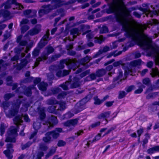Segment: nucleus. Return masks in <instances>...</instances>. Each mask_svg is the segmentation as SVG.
<instances>
[{
  "instance_id": "nucleus-1",
  "label": "nucleus",
  "mask_w": 159,
  "mask_h": 159,
  "mask_svg": "<svg viewBox=\"0 0 159 159\" xmlns=\"http://www.w3.org/2000/svg\"><path fill=\"white\" fill-rule=\"evenodd\" d=\"M131 11H101L96 14L97 17L101 16L104 13L107 14L113 13L117 21L123 25V28L128 36H132L134 38L136 37L134 34H138V32L131 26V24L134 23V19L130 14Z\"/></svg>"
},
{
  "instance_id": "nucleus-2",
  "label": "nucleus",
  "mask_w": 159,
  "mask_h": 159,
  "mask_svg": "<svg viewBox=\"0 0 159 159\" xmlns=\"http://www.w3.org/2000/svg\"><path fill=\"white\" fill-rule=\"evenodd\" d=\"M134 23L131 24V26L136 30L139 34H134V36L136 37L135 39L132 36L129 37L131 38L134 41H138L139 45L144 50L153 49V47L151 44V40L149 39L147 36L143 33V31L146 30L147 27L150 28V26L153 25H158L159 26V21L156 19H152L147 21V25L141 24L138 26L137 28H136L134 26L136 23L134 20Z\"/></svg>"
},
{
  "instance_id": "nucleus-3",
  "label": "nucleus",
  "mask_w": 159,
  "mask_h": 159,
  "mask_svg": "<svg viewBox=\"0 0 159 159\" xmlns=\"http://www.w3.org/2000/svg\"><path fill=\"white\" fill-rule=\"evenodd\" d=\"M22 98V96H19V99H17L16 102L12 104L11 109L9 110L8 112L5 113L7 117L12 118L18 114L20 105L22 102V100L20 99Z\"/></svg>"
},
{
  "instance_id": "nucleus-4",
  "label": "nucleus",
  "mask_w": 159,
  "mask_h": 159,
  "mask_svg": "<svg viewBox=\"0 0 159 159\" xmlns=\"http://www.w3.org/2000/svg\"><path fill=\"white\" fill-rule=\"evenodd\" d=\"M17 127L12 126L8 129L7 134L6 135V139L5 140L6 142L15 143L16 142L15 137L17 135Z\"/></svg>"
},
{
  "instance_id": "nucleus-5",
  "label": "nucleus",
  "mask_w": 159,
  "mask_h": 159,
  "mask_svg": "<svg viewBox=\"0 0 159 159\" xmlns=\"http://www.w3.org/2000/svg\"><path fill=\"white\" fill-rule=\"evenodd\" d=\"M74 2V1H70V0L67 2L63 0H53V2L54 4L52 5V7L53 10L64 6L67 9H68L72 7L71 3H73Z\"/></svg>"
},
{
  "instance_id": "nucleus-6",
  "label": "nucleus",
  "mask_w": 159,
  "mask_h": 159,
  "mask_svg": "<svg viewBox=\"0 0 159 159\" xmlns=\"http://www.w3.org/2000/svg\"><path fill=\"white\" fill-rule=\"evenodd\" d=\"M58 122L57 117L53 116H50L48 119V121H46L45 123L43 124L44 126L45 129V130L42 131H39L40 134L44 133L47 130H48L50 127H52L53 126L57 124Z\"/></svg>"
},
{
  "instance_id": "nucleus-7",
  "label": "nucleus",
  "mask_w": 159,
  "mask_h": 159,
  "mask_svg": "<svg viewBox=\"0 0 159 159\" xmlns=\"http://www.w3.org/2000/svg\"><path fill=\"white\" fill-rule=\"evenodd\" d=\"M76 61L74 59H64L61 60L58 66V68L60 69H62L64 68L65 64L68 65L70 68L73 70L76 68L77 66H76Z\"/></svg>"
},
{
  "instance_id": "nucleus-8",
  "label": "nucleus",
  "mask_w": 159,
  "mask_h": 159,
  "mask_svg": "<svg viewBox=\"0 0 159 159\" xmlns=\"http://www.w3.org/2000/svg\"><path fill=\"white\" fill-rule=\"evenodd\" d=\"M71 89L76 88L80 86V82L78 79L74 78L72 82L66 81L60 85L59 86L61 87L64 90H67L69 89V86Z\"/></svg>"
},
{
  "instance_id": "nucleus-9",
  "label": "nucleus",
  "mask_w": 159,
  "mask_h": 159,
  "mask_svg": "<svg viewBox=\"0 0 159 159\" xmlns=\"http://www.w3.org/2000/svg\"><path fill=\"white\" fill-rule=\"evenodd\" d=\"M46 49L47 50V53H43L40 57L36 59V62L34 63V65L35 67L38 66L40 61H44L47 60L48 58V55L52 53L54 51L53 48L50 46L46 47Z\"/></svg>"
},
{
  "instance_id": "nucleus-10",
  "label": "nucleus",
  "mask_w": 159,
  "mask_h": 159,
  "mask_svg": "<svg viewBox=\"0 0 159 159\" xmlns=\"http://www.w3.org/2000/svg\"><path fill=\"white\" fill-rule=\"evenodd\" d=\"M91 97V95H88L77 103L75 107V109L77 111L76 113L80 112L85 108L86 103L90 99Z\"/></svg>"
},
{
  "instance_id": "nucleus-11",
  "label": "nucleus",
  "mask_w": 159,
  "mask_h": 159,
  "mask_svg": "<svg viewBox=\"0 0 159 159\" xmlns=\"http://www.w3.org/2000/svg\"><path fill=\"white\" fill-rule=\"evenodd\" d=\"M22 37V35H20L17 37L16 42L19 43L20 46L15 48L14 51L16 53H19L24 48L20 46H25L27 44V42L26 40H21Z\"/></svg>"
},
{
  "instance_id": "nucleus-12",
  "label": "nucleus",
  "mask_w": 159,
  "mask_h": 159,
  "mask_svg": "<svg viewBox=\"0 0 159 159\" xmlns=\"http://www.w3.org/2000/svg\"><path fill=\"white\" fill-rule=\"evenodd\" d=\"M13 145L11 143H8L7 144V150H4L3 153L5 155L7 159H12L13 157L12 153L14 151L13 149Z\"/></svg>"
},
{
  "instance_id": "nucleus-13",
  "label": "nucleus",
  "mask_w": 159,
  "mask_h": 159,
  "mask_svg": "<svg viewBox=\"0 0 159 159\" xmlns=\"http://www.w3.org/2000/svg\"><path fill=\"white\" fill-rule=\"evenodd\" d=\"M110 114L111 112L110 111L103 112L98 115L97 118L101 121L103 124L106 125L108 122L107 119L110 117Z\"/></svg>"
},
{
  "instance_id": "nucleus-14",
  "label": "nucleus",
  "mask_w": 159,
  "mask_h": 159,
  "mask_svg": "<svg viewBox=\"0 0 159 159\" xmlns=\"http://www.w3.org/2000/svg\"><path fill=\"white\" fill-rule=\"evenodd\" d=\"M24 117V120L26 122H30V120L29 118L27 115H25L24 116L23 115H18L13 119V121L14 124L16 125H20V123L23 122L22 118Z\"/></svg>"
},
{
  "instance_id": "nucleus-15",
  "label": "nucleus",
  "mask_w": 159,
  "mask_h": 159,
  "mask_svg": "<svg viewBox=\"0 0 159 159\" xmlns=\"http://www.w3.org/2000/svg\"><path fill=\"white\" fill-rule=\"evenodd\" d=\"M123 0H113V2L108 3L107 4L108 8L103 10H123L122 9H115V4L121 5L125 7ZM127 10H129L127 9Z\"/></svg>"
},
{
  "instance_id": "nucleus-16",
  "label": "nucleus",
  "mask_w": 159,
  "mask_h": 159,
  "mask_svg": "<svg viewBox=\"0 0 159 159\" xmlns=\"http://www.w3.org/2000/svg\"><path fill=\"white\" fill-rule=\"evenodd\" d=\"M78 120L77 119H72L65 122L64 125V126L69 127L67 131H70L74 129V127L77 125Z\"/></svg>"
},
{
  "instance_id": "nucleus-17",
  "label": "nucleus",
  "mask_w": 159,
  "mask_h": 159,
  "mask_svg": "<svg viewBox=\"0 0 159 159\" xmlns=\"http://www.w3.org/2000/svg\"><path fill=\"white\" fill-rule=\"evenodd\" d=\"M21 88L24 89V94L27 96H30L31 94V90L32 89L34 88V85H32L29 86L28 87H26L25 86H22L21 88H18L16 90V92L17 93L18 92L19 89H20Z\"/></svg>"
},
{
  "instance_id": "nucleus-18",
  "label": "nucleus",
  "mask_w": 159,
  "mask_h": 159,
  "mask_svg": "<svg viewBox=\"0 0 159 159\" xmlns=\"http://www.w3.org/2000/svg\"><path fill=\"white\" fill-rule=\"evenodd\" d=\"M62 131V128H56L54 130L48 132L50 133V136H52L53 139H56L59 136V133L61 132Z\"/></svg>"
},
{
  "instance_id": "nucleus-19",
  "label": "nucleus",
  "mask_w": 159,
  "mask_h": 159,
  "mask_svg": "<svg viewBox=\"0 0 159 159\" xmlns=\"http://www.w3.org/2000/svg\"><path fill=\"white\" fill-rule=\"evenodd\" d=\"M41 28V25L39 24L37 25L34 28L29 31L28 34L31 36L37 34L40 31Z\"/></svg>"
},
{
  "instance_id": "nucleus-20",
  "label": "nucleus",
  "mask_w": 159,
  "mask_h": 159,
  "mask_svg": "<svg viewBox=\"0 0 159 159\" xmlns=\"http://www.w3.org/2000/svg\"><path fill=\"white\" fill-rule=\"evenodd\" d=\"M1 16L7 20H9L13 16L9 11H0V17Z\"/></svg>"
},
{
  "instance_id": "nucleus-21",
  "label": "nucleus",
  "mask_w": 159,
  "mask_h": 159,
  "mask_svg": "<svg viewBox=\"0 0 159 159\" xmlns=\"http://www.w3.org/2000/svg\"><path fill=\"white\" fill-rule=\"evenodd\" d=\"M11 3L10 0H7V1L2 4L0 6V10H7L11 7Z\"/></svg>"
},
{
  "instance_id": "nucleus-22",
  "label": "nucleus",
  "mask_w": 159,
  "mask_h": 159,
  "mask_svg": "<svg viewBox=\"0 0 159 159\" xmlns=\"http://www.w3.org/2000/svg\"><path fill=\"white\" fill-rule=\"evenodd\" d=\"M23 14L25 16L28 18H31L36 16V11H24Z\"/></svg>"
},
{
  "instance_id": "nucleus-23",
  "label": "nucleus",
  "mask_w": 159,
  "mask_h": 159,
  "mask_svg": "<svg viewBox=\"0 0 159 159\" xmlns=\"http://www.w3.org/2000/svg\"><path fill=\"white\" fill-rule=\"evenodd\" d=\"M92 58L91 57L88 56H86L85 57L82 59L80 61V63L83 66L85 67V68L88 67V65L87 64L91 60Z\"/></svg>"
},
{
  "instance_id": "nucleus-24",
  "label": "nucleus",
  "mask_w": 159,
  "mask_h": 159,
  "mask_svg": "<svg viewBox=\"0 0 159 159\" xmlns=\"http://www.w3.org/2000/svg\"><path fill=\"white\" fill-rule=\"evenodd\" d=\"M30 61H28V60L24 59L21 60V62L20 64H18L17 63L16 66H17V69L18 70H20L23 67H25L28 63L30 62Z\"/></svg>"
},
{
  "instance_id": "nucleus-25",
  "label": "nucleus",
  "mask_w": 159,
  "mask_h": 159,
  "mask_svg": "<svg viewBox=\"0 0 159 159\" xmlns=\"http://www.w3.org/2000/svg\"><path fill=\"white\" fill-rule=\"evenodd\" d=\"M86 37L88 39V43L87 45L89 47H93L94 46L93 43L92 42L93 41L92 40L94 37V36L92 33L88 34L86 35Z\"/></svg>"
},
{
  "instance_id": "nucleus-26",
  "label": "nucleus",
  "mask_w": 159,
  "mask_h": 159,
  "mask_svg": "<svg viewBox=\"0 0 159 159\" xmlns=\"http://www.w3.org/2000/svg\"><path fill=\"white\" fill-rule=\"evenodd\" d=\"M67 92H62L58 94L57 98L62 101L65 100L67 98Z\"/></svg>"
},
{
  "instance_id": "nucleus-27",
  "label": "nucleus",
  "mask_w": 159,
  "mask_h": 159,
  "mask_svg": "<svg viewBox=\"0 0 159 159\" xmlns=\"http://www.w3.org/2000/svg\"><path fill=\"white\" fill-rule=\"evenodd\" d=\"M157 152H159V146H156L149 148L147 151L148 154L151 155Z\"/></svg>"
},
{
  "instance_id": "nucleus-28",
  "label": "nucleus",
  "mask_w": 159,
  "mask_h": 159,
  "mask_svg": "<svg viewBox=\"0 0 159 159\" xmlns=\"http://www.w3.org/2000/svg\"><path fill=\"white\" fill-rule=\"evenodd\" d=\"M45 136L43 138V140L45 143H49L52 141V137L50 136V133L47 132L45 134Z\"/></svg>"
},
{
  "instance_id": "nucleus-29",
  "label": "nucleus",
  "mask_w": 159,
  "mask_h": 159,
  "mask_svg": "<svg viewBox=\"0 0 159 159\" xmlns=\"http://www.w3.org/2000/svg\"><path fill=\"white\" fill-rule=\"evenodd\" d=\"M41 122L40 120H37L34 122L33 124V128L35 130L38 131L41 126Z\"/></svg>"
},
{
  "instance_id": "nucleus-30",
  "label": "nucleus",
  "mask_w": 159,
  "mask_h": 159,
  "mask_svg": "<svg viewBox=\"0 0 159 159\" xmlns=\"http://www.w3.org/2000/svg\"><path fill=\"white\" fill-rule=\"evenodd\" d=\"M71 34L72 35L73 38L75 39L77 35L80 34V30L76 28H75L70 30Z\"/></svg>"
},
{
  "instance_id": "nucleus-31",
  "label": "nucleus",
  "mask_w": 159,
  "mask_h": 159,
  "mask_svg": "<svg viewBox=\"0 0 159 159\" xmlns=\"http://www.w3.org/2000/svg\"><path fill=\"white\" fill-rule=\"evenodd\" d=\"M142 62V61L141 59H138L131 61L130 63V65L132 67H136L137 66H140Z\"/></svg>"
},
{
  "instance_id": "nucleus-32",
  "label": "nucleus",
  "mask_w": 159,
  "mask_h": 159,
  "mask_svg": "<svg viewBox=\"0 0 159 159\" xmlns=\"http://www.w3.org/2000/svg\"><path fill=\"white\" fill-rule=\"evenodd\" d=\"M48 84L46 83L41 82L38 85V87L39 90L44 91L47 89V87Z\"/></svg>"
},
{
  "instance_id": "nucleus-33",
  "label": "nucleus",
  "mask_w": 159,
  "mask_h": 159,
  "mask_svg": "<svg viewBox=\"0 0 159 159\" xmlns=\"http://www.w3.org/2000/svg\"><path fill=\"white\" fill-rule=\"evenodd\" d=\"M56 148L52 147L50 149L49 152L46 155L45 158L47 159L49 157L52 156L56 152Z\"/></svg>"
},
{
  "instance_id": "nucleus-34",
  "label": "nucleus",
  "mask_w": 159,
  "mask_h": 159,
  "mask_svg": "<svg viewBox=\"0 0 159 159\" xmlns=\"http://www.w3.org/2000/svg\"><path fill=\"white\" fill-rule=\"evenodd\" d=\"M48 40H44L41 39L40 41L38 44V47L40 49L42 48L48 43Z\"/></svg>"
},
{
  "instance_id": "nucleus-35",
  "label": "nucleus",
  "mask_w": 159,
  "mask_h": 159,
  "mask_svg": "<svg viewBox=\"0 0 159 159\" xmlns=\"http://www.w3.org/2000/svg\"><path fill=\"white\" fill-rule=\"evenodd\" d=\"M144 11L143 12L146 11L148 13L147 15V16H150L151 17H153L154 15H158V12L159 11Z\"/></svg>"
},
{
  "instance_id": "nucleus-36",
  "label": "nucleus",
  "mask_w": 159,
  "mask_h": 159,
  "mask_svg": "<svg viewBox=\"0 0 159 159\" xmlns=\"http://www.w3.org/2000/svg\"><path fill=\"white\" fill-rule=\"evenodd\" d=\"M106 70L104 69L98 70L96 72V76L98 77L102 76L106 73Z\"/></svg>"
},
{
  "instance_id": "nucleus-37",
  "label": "nucleus",
  "mask_w": 159,
  "mask_h": 159,
  "mask_svg": "<svg viewBox=\"0 0 159 159\" xmlns=\"http://www.w3.org/2000/svg\"><path fill=\"white\" fill-rule=\"evenodd\" d=\"M139 89L136 90L134 91V93L136 94H139L141 93L143 91V88H145V86L143 85L141 83H139Z\"/></svg>"
},
{
  "instance_id": "nucleus-38",
  "label": "nucleus",
  "mask_w": 159,
  "mask_h": 159,
  "mask_svg": "<svg viewBox=\"0 0 159 159\" xmlns=\"http://www.w3.org/2000/svg\"><path fill=\"white\" fill-rule=\"evenodd\" d=\"M39 113L41 119L42 120L44 119L46 116L45 108L44 107L40 108L39 110Z\"/></svg>"
},
{
  "instance_id": "nucleus-39",
  "label": "nucleus",
  "mask_w": 159,
  "mask_h": 159,
  "mask_svg": "<svg viewBox=\"0 0 159 159\" xmlns=\"http://www.w3.org/2000/svg\"><path fill=\"white\" fill-rule=\"evenodd\" d=\"M47 104L49 105L58 104L59 102L55 98H52L47 101Z\"/></svg>"
},
{
  "instance_id": "nucleus-40",
  "label": "nucleus",
  "mask_w": 159,
  "mask_h": 159,
  "mask_svg": "<svg viewBox=\"0 0 159 159\" xmlns=\"http://www.w3.org/2000/svg\"><path fill=\"white\" fill-rule=\"evenodd\" d=\"M97 11H88V13L89 15L88 18L89 20L93 19L94 18V16L93 14L97 12Z\"/></svg>"
},
{
  "instance_id": "nucleus-41",
  "label": "nucleus",
  "mask_w": 159,
  "mask_h": 159,
  "mask_svg": "<svg viewBox=\"0 0 159 159\" xmlns=\"http://www.w3.org/2000/svg\"><path fill=\"white\" fill-rule=\"evenodd\" d=\"M40 49L38 47L34 49L32 52V55L34 57H37L39 54Z\"/></svg>"
},
{
  "instance_id": "nucleus-42",
  "label": "nucleus",
  "mask_w": 159,
  "mask_h": 159,
  "mask_svg": "<svg viewBox=\"0 0 159 159\" xmlns=\"http://www.w3.org/2000/svg\"><path fill=\"white\" fill-rule=\"evenodd\" d=\"M151 74L153 77L158 75L159 76V71L157 68L151 69Z\"/></svg>"
},
{
  "instance_id": "nucleus-43",
  "label": "nucleus",
  "mask_w": 159,
  "mask_h": 159,
  "mask_svg": "<svg viewBox=\"0 0 159 159\" xmlns=\"http://www.w3.org/2000/svg\"><path fill=\"white\" fill-rule=\"evenodd\" d=\"M57 106H49L48 109V111L50 113H55L57 112L58 111L56 109Z\"/></svg>"
},
{
  "instance_id": "nucleus-44",
  "label": "nucleus",
  "mask_w": 159,
  "mask_h": 159,
  "mask_svg": "<svg viewBox=\"0 0 159 159\" xmlns=\"http://www.w3.org/2000/svg\"><path fill=\"white\" fill-rule=\"evenodd\" d=\"M52 6L51 4L44 5L42 6V9L39 10H52Z\"/></svg>"
},
{
  "instance_id": "nucleus-45",
  "label": "nucleus",
  "mask_w": 159,
  "mask_h": 159,
  "mask_svg": "<svg viewBox=\"0 0 159 159\" xmlns=\"http://www.w3.org/2000/svg\"><path fill=\"white\" fill-rule=\"evenodd\" d=\"M97 76L96 73H92L90 74L89 75L86 77V79L88 81L93 80L96 79Z\"/></svg>"
},
{
  "instance_id": "nucleus-46",
  "label": "nucleus",
  "mask_w": 159,
  "mask_h": 159,
  "mask_svg": "<svg viewBox=\"0 0 159 159\" xmlns=\"http://www.w3.org/2000/svg\"><path fill=\"white\" fill-rule=\"evenodd\" d=\"M61 90L60 88L58 87L52 88L51 89V91L53 94H55L60 93Z\"/></svg>"
},
{
  "instance_id": "nucleus-47",
  "label": "nucleus",
  "mask_w": 159,
  "mask_h": 159,
  "mask_svg": "<svg viewBox=\"0 0 159 159\" xmlns=\"http://www.w3.org/2000/svg\"><path fill=\"white\" fill-rule=\"evenodd\" d=\"M158 93H159L158 92H155L149 94L146 96V98L148 99L153 98L156 97L158 95Z\"/></svg>"
},
{
  "instance_id": "nucleus-48",
  "label": "nucleus",
  "mask_w": 159,
  "mask_h": 159,
  "mask_svg": "<svg viewBox=\"0 0 159 159\" xmlns=\"http://www.w3.org/2000/svg\"><path fill=\"white\" fill-rule=\"evenodd\" d=\"M15 94L13 93H8L5 94L4 98L6 101L8 100L11 98L14 97Z\"/></svg>"
},
{
  "instance_id": "nucleus-49",
  "label": "nucleus",
  "mask_w": 159,
  "mask_h": 159,
  "mask_svg": "<svg viewBox=\"0 0 159 159\" xmlns=\"http://www.w3.org/2000/svg\"><path fill=\"white\" fill-rule=\"evenodd\" d=\"M58 104H59V108L57 109V111H63L66 108L65 103L62 102L59 103H58Z\"/></svg>"
},
{
  "instance_id": "nucleus-50",
  "label": "nucleus",
  "mask_w": 159,
  "mask_h": 159,
  "mask_svg": "<svg viewBox=\"0 0 159 159\" xmlns=\"http://www.w3.org/2000/svg\"><path fill=\"white\" fill-rule=\"evenodd\" d=\"M39 148L40 150L46 151L48 149V147L44 144L42 143L39 144Z\"/></svg>"
},
{
  "instance_id": "nucleus-51",
  "label": "nucleus",
  "mask_w": 159,
  "mask_h": 159,
  "mask_svg": "<svg viewBox=\"0 0 159 159\" xmlns=\"http://www.w3.org/2000/svg\"><path fill=\"white\" fill-rule=\"evenodd\" d=\"M108 31V28L106 26H103L100 29V33L101 34L106 33Z\"/></svg>"
},
{
  "instance_id": "nucleus-52",
  "label": "nucleus",
  "mask_w": 159,
  "mask_h": 159,
  "mask_svg": "<svg viewBox=\"0 0 159 159\" xmlns=\"http://www.w3.org/2000/svg\"><path fill=\"white\" fill-rule=\"evenodd\" d=\"M93 99L94 101V104L95 105H100L103 102L102 100H100L97 96L94 97Z\"/></svg>"
},
{
  "instance_id": "nucleus-53",
  "label": "nucleus",
  "mask_w": 159,
  "mask_h": 159,
  "mask_svg": "<svg viewBox=\"0 0 159 159\" xmlns=\"http://www.w3.org/2000/svg\"><path fill=\"white\" fill-rule=\"evenodd\" d=\"M95 40L94 42L95 43H98L99 44H101L102 42H103L104 39L102 37H101L100 38H98L97 37H95L94 38Z\"/></svg>"
},
{
  "instance_id": "nucleus-54",
  "label": "nucleus",
  "mask_w": 159,
  "mask_h": 159,
  "mask_svg": "<svg viewBox=\"0 0 159 159\" xmlns=\"http://www.w3.org/2000/svg\"><path fill=\"white\" fill-rule=\"evenodd\" d=\"M124 40V39H119L118 40V41H115L112 43V46H111V48L112 49H115L118 46V42H121Z\"/></svg>"
},
{
  "instance_id": "nucleus-55",
  "label": "nucleus",
  "mask_w": 159,
  "mask_h": 159,
  "mask_svg": "<svg viewBox=\"0 0 159 159\" xmlns=\"http://www.w3.org/2000/svg\"><path fill=\"white\" fill-rule=\"evenodd\" d=\"M29 28V26L27 25H25L22 26L21 27V33L22 34L24 33L26 31L28 30Z\"/></svg>"
},
{
  "instance_id": "nucleus-56",
  "label": "nucleus",
  "mask_w": 159,
  "mask_h": 159,
  "mask_svg": "<svg viewBox=\"0 0 159 159\" xmlns=\"http://www.w3.org/2000/svg\"><path fill=\"white\" fill-rule=\"evenodd\" d=\"M157 106H152L151 107L148 109V111L152 114H153L154 112L157 111Z\"/></svg>"
},
{
  "instance_id": "nucleus-57",
  "label": "nucleus",
  "mask_w": 159,
  "mask_h": 159,
  "mask_svg": "<svg viewBox=\"0 0 159 159\" xmlns=\"http://www.w3.org/2000/svg\"><path fill=\"white\" fill-rule=\"evenodd\" d=\"M6 127L5 126L4 123H2L1 124L0 127V131L1 133V135H2L5 132V129Z\"/></svg>"
},
{
  "instance_id": "nucleus-58",
  "label": "nucleus",
  "mask_w": 159,
  "mask_h": 159,
  "mask_svg": "<svg viewBox=\"0 0 159 159\" xmlns=\"http://www.w3.org/2000/svg\"><path fill=\"white\" fill-rule=\"evenodd\" d=\"M61 56V55L59 54H55L53 55L51 58V60L52 61H54L57 60L58 58Z\"/></svg>"
},
{
  "instance_id": "nucleus-59",
  "label": "nucleus",
  "mask_w": 159,
  "mask_h": 159,
  "mask_svg": "<svg viewBox=\"0 0 159 159\" xmlns=\"http://www.w3.org/2000/svg\"><path fill=\"white\" fill-rule=\"evenodd\" d=\"M129 65H130V63H123L121 65L123 69H124L125 71H126L127 70H129Z\"/></svg>"
},
{
  "instance_id": "nucleus-60",
  "label": "nucleus",
  "mask_w": 159,
  "mask_h": 159,
  "mask_svg": "<svg viewBox=\"0 0 159 159\" xmlns=\"http://www.w3.org/2000/svg\"><path fill=\"white\" fill-rule=\"evenodd\" d=\"M32 144L31 142H29L26 143L21 145V149L22 150H24L26 148H28L29 146Z\"/></svg>"
},
{
  "instance_id": "nucleus-61",
  "label": "nucleus",
  "mask_w": 159,
  "mask_h": 159,
  "mask_svg": "<svg viewBox=\"0 0 159 159\" xmlns=\"http://www.w3.org/2000/svg\"><path fill=\"white\" fill-rule=\"evenodd\" d=\"M134 86L132 85L130 86L126 87L125 88V90L127 93H129L132 90H134Z\"/></svg>"
},
{
  "instance_id": "nucleus-62",
  "label": "nucleus",
  "mask_w": 159,
  "mask_h": 159,
  "mask_svg": "<svg viewBox=\"0 0 159 159\" xmlns=\"http://www.w3.org/2000/svg\"><path fill=\"white\" fill-rule=\"evenodd\" d=\"M12 77L11 76H9L7 77L6 79L7 81V85L9 86L11 85L12 83Z\"/></svg>"
},
{
  "instance_id": "nucleus-63",
  "label": "nucleus",
  "mask_w": 159,
  "mask_h": 159,
  "mask_svg": "<svg viewBox=\"0 0 159 159\" xmlns=\"http://www.w3.org/2000/svg\"><path fill=\"white\" fill-rule=\"evenodd\" d=\"M127 93L124 91H120L119 92V98L121 99L124 97L126 95Z\"/></svg>"
},
{
  "instance_id": "nucleus-64",
  "label": "nucleus",
  "mask_w": 159,
  "mask_h": 159,
  "mask_svg": "<svg viewBox=\"0 0 159 159\" xmlns=\"http://www.w3.org/2000/svg\"><path fill=\"white\" fill-rule=\"evenodd\" d=\"M109 50V48L107 46H106L104 47L102 49H100L99 50L100 52L102 54L103 52H105L108 51Z\"/></svg>"
}]
</instances>
